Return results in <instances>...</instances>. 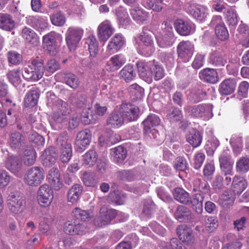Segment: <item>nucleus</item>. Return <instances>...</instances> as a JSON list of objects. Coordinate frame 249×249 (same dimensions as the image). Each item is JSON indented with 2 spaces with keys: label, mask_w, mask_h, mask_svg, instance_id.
<instances>
[{
  "label": "nucleus",
  "mask_w": 249,
  "mask_h": 249,
  "mask_svg": "<svg viewBox=\"0 0 249 249\" xmlns=\"http://www.w3.org/2000/svg\"><path fill=\"white\" fill-rule=\"evenodd\" d=\"M130 13L133 19L138 22L143 23L149 18V13L139 7L132 8Z\"/></svg>",
  "instance_id": "79ce46f5"
},
{
  "label": "nucleus",
  "mask_w": 249,
  "mask_h": 249,
  "mask_svg": "<svg viewBox=\"0 0 249 249\" xmlns=\"http://www.w3.org/2000/svg\"><path fill=\"white\" fill-rule=\"evenodd\" d=\"M91 138V132L89 129L81 131L77 134L75 141V149L78 152H83L89 144Z\"/></svg>",
  "instance_id": "f8f14e48"
},
{
  "label": "nucleus",
  "mask_w": 249,
  "mask_h": 249,
  "mask_svg": "<svg viewBox=\"0 0 249 249\" xmlns=\"http://www.w3.org/2000/svg\"><path fill=\"white\" fill-rule=\"evenodd\" d=\"M25 138L18 132L12 133L10 136V145L14 149H22L26 145L25 144Z\"/></svg>",
  "instance_id": "a878e982"
},
{
  "label": "nucleus",
  "mask_w": 249,
  "mask_h": 249,
  "mask_svg": "<svg viewBox=\"0 0 249 249\" xmlns=\"http://www.w3.org/2000/svg\"><path fill=\"white\" fill-rule=\"evenodd\" d=\"M120 110L124 120L128 122L136 121L140 114L139 108L130 103H122Z\"/></svg>",
  "instance_id": "9d476101"
},
{
  "label": "nucleus",
  "mask_w": 249,
  "mask_h": 249,
  "mask_svg": "<svg viewBox=\"0 0 249 249\" xmlns=\"http://www.w3.org/2000/svg\"><path fill=\"white\" fill-rule=\"evenodd\" d=\"M44 71V60L37 56L28 62V65L24 68L22 75L28 81H36L42 77Z\"/></svg>",
  "instance_id": "f257e3e1"
},
{
  "label": "nucleus",
  "mask_w": 249,
  "mask_h": 249,
  "mask_svg": "<svg viewBox=\"0 0 249 249\" xmlns=\"http://www.w3.org/2000/svg\"><path fill=\"white\" fill-rule=\"evenodd\" d=\"M111 154L115 162L121 163L125 159L127 152L123 146L120 145L112 149Z\"/></svg>",
  "instance_id": "8fccbe9b"
},
{
  "label": "nucleus",
  "mask_w": 249,
  "mask_h": 249,
  "mask_svg": "<svg viewBox=\"0 0 249 249\" xmlns=\"http://www.w3.org/2000/svg\"><path fill=\"white\" fill-rule=\"evenodd\" d=\"M174 26L177 32L181 36L189 35L192 28L190 23L181 19L175 20Z\"/></svg>",
  "instance_id": "e433bc0d"
},
{
  "label": "nucleus",
  "mask_w": 249,
  "mask_h": 249,
  "mask_svg": "<svg viewBox=\"0 0 249 249\" xmlns=\"http://www.w3.org/2000/svg\"><path fill=\"white\" fill-rule=\"evenodd\" d=\"M7 206L12 213H20L25 207V201L18 192H12L8 196Z\"/></svg>",
  "instance_id": "39448f33"
},
{
  "label": "nucleus",
  "mask_w": 249,
  "mask_h": 249,
  "mask_svg": "<svg viewBox=\"0 0 249 249\" xmlns=\"http://www.w3.org/2000/svg\"><path fill=\"white\" fill-rule=\"evenodd\" d=\"M53 197V191L47 184L41 185L37 191V198L40 206L46 207L52 202Z\"/></svg>",
  "instance_id": "1a4fd4ad"
},
{
  "label": "nucleus",
  "mask_w": 249,
  "mask_h": 249,
  "mask_svg": "<svg viewBox=\"0 0 249 249\" xmlns=\"http://www.w3.org/2000/svg\"><path fill=\"white\" fill-rule=\"evenodd\" d=\"M157 42L160 48H166L172 45L174 43V34L172 28H167L162 33L156 36Z\"/></svg>",
  "instance_id": "ddd939ff"
},
{
  "label": "nucleus",
  "mask_w": 249,
  "mask_h": 249,
  "mask_svg": "<svg viewBox=\"0 0 249 249\" xmlns=\"http://www.w3.org/2000/svg\"><path fill=\"white\" fill-rule=\"evenodd\" d=\"M116 15L120 24L124 26H126L131 22L130 18L126 10L123 6H119L115 10Z\"/></svg>",
  "instance_id": "a18cd8bd"
},
{
  "label": "nucleus",
  "mask_w": 249,
  "mask_h": 249,
  "mask_svg": "<svg viewBox=\"0 0 249 249\" xmlns=\"http://www.w3.org/2000/svg\"><path fill=\"white\" fill-rule=\"evenodd\" d=\"M68 101L72 106L77 108H86L89 106L87 96L82 92L71 93L68 98Z\"/></svg>",
  "instance_id": "2eb2a0df"
},
{
  "label": "nucleus",
  "mask_w": 249,
  "mask_h": 249,
  "mask_svg": "<svg viewBox=\"0 0 249 249\" xmlns=\"http://www.w3.org/2000/svg\"><path fill=\"white\" fill-rule=\"evenodd\" d=\"M97 160L98 155L96 151L90 149L83 156V164L88 167H91L95 164Z\"/></svg>",
  "instance_id": "c03bdc74"
},
{
  "label": "nucleus",
  "mask_w": 249,
  "mask_h": 249,
  "mask_svg": "<svg viewBox=\"0 0 249 249\" xmlns=\"http://www.w3.org/2000/svg\"><path fill=\"white\" fill-rule=\"evenodd\" d=\"M209 62L213 66L220 69L226 64L227 60L221 53L213 51L210 54Z\"/></svg>",
  "instance_id": "58836bf2"
},
{
  "label": "nucleus",
  "mask_w": 249,
  "mask_h": 249,
  "mask_svg": "<svg viewBox=\"0 0 249 249\" xmlns=\"http://www.w3.org/2000/svg\"><path fill=\"white\" fill-rule=\"evenodd\" d=\"M60 151V160L64 163H68L72 156V147L66 132L62 133L56 140Z\"/></svg>",
  "instance_id": "f03ea898"
},
{
  "label": "nucleus",
  "mask_w": 249,
  "mask_h": 249,
  "mask_svg": "<svg viewBox=\"0 0 249 249\" xmlns=\"http://www.w3.org/2000/svg\"><path fill=\"white\" fill-rule=\"evenodd\" d=\"M177 52L180 57H191L194 52V45L189 41H182L177 47Z\"/></svg>",
  "instance_id": "b1692460"
},
{
  "label": "nucleus",
  "mask_w": 249,
  "mask_h": 249,
  "mask_svg": "<svg viewBox=\"0 0 249 249\" xmlns=\"http://www.w3.org/2000/svg\"><path fill=\"white\" fill-rule=\"evenodd\" d=\"M201 79L208 83L214 84L218 81L217 72L214 69L206 68L199 73Z\"/></svg>",
  "instance_id": "f704fd0d"
},
{
  "label": "nucleus",
  "mask_w": 249,
  "mask_h": 249,
  "mask_svg": "<svg viewBox=\"0 0 249 249\" xmlns=\"http://www.w3.org/2000/svg\"><path fill=\"white\" fill-rule=\"evenodd\" d=\"M236 170L237 172L246 173L249 170V158L243 157L236 163Z\"/></svg>",
  "instance_id": "0e129e2a"
},
{
  "label": "nucleus",
  "mask_w": 249,
  "mask_h": 249,
  "mask_svg": "<svg viewBox=\"0 0 249 249\" xmlns=\"http://www.w3.org/2000/svg\"><path fill=\"white\" fill-rule=\"evenodd\" d=\"M52 119L55 124L56 129H61L63 124L66 123L68 121L67 117L61 114L60 112L56 111L53 113Z\"/></svg>",
  "instance_id": "338daca9"
},
{
  "label": "nucleus",
  "mask_w": 249,
  "mask_h": 249,
  "mask_svg": "<svg viewBox=\"0 0 249 249\" xmlns=\"http://www.w3.org/2000/svg\"><path fill=\"white\" fill-rule=\"evenodd\" d=\"M109 199L112 202L117 205H123L126 199L125 194L120 191H114L110 193Z\"/></svg>",
  "instance_id": "680f3d73"
},
{
  "label": "nucleus",
  "mask_w": 249,
  "mask_h": 249,
  "mask_svg": "<svg viewBox=\"0 0 249 249\" xmlns=\"http://www.w3.org/2000/svg\"><path fill=\"white\" fill-rule=\"evenodd\" d=\"M206 94L201 88H195L192 90L190 96L194 103H198L206 98Z\"/></svg>",
  "instance_id": "bf43d9fd"
},
{
  "label": "nucleus",
  "mask_w": 249,
  "mask_h": 249,
  "mask_svg": "<svg viewBox=\"0 0 249 249\" xmlns=\"http://www.w3.org/2000/svg\"><path fill=\"white\" fill-rule=\"evenodd\" d=\"M22 150H23V160L24 164L27 166L33 165L36 158V154L35 150L32 147L27 145L22 148Z\"/></svg>",
  "instance_id": "2f4dec72"
},
{
  "label": "nucleus",
  "mask_w": 249,
  "mask_h": 249,
  "mask_svg": "<svg viewBox=\"0 0 249 249\" xmlns=\"http://www.w3.org/2000/svg\"><path fill=\"white\" fill-rule=\"evenodd\" d=\"M50 18L52 24L58 27L63 26L66 21L65 14L60 11L54 12Z\"/></svg>",
  "instance_id": "3c124183"
},
{
  "label": "nucleus",
  "mask_w": 249,
  "mask_h": 249,
  "mask_svg": "<svg viewBox=\"0 0 249 249\" xmlns=\"http://www.w3.org/2000/svg\"><path fill=\"white\" fill-rule=\"evenodd\" d=\"M219 162L221 172L225 176L233 175L234 160L229 150L223 151L219 157Z\"/></svg>",
  "instance_id": "6e6552de"
},
{
  "label": "nucleus",
  "mask_w": 249,
  "mask_h": 249,
  "mask_svg": "<svg viewBox=\"0 0 249 249\" xmlns=\"http://www.w3.org/2000/svg\"><path fill=\"white\" fill-rule=\"evenodd\" d=\"M125 63V60L121 55L117 54L112 57L107 61L106 69L110 71H115L120 69Z\"/></svg>",
  "instance_id": "ea45409f"
},
{
  "label": "nucleus",
  "mask_w": 249,
  "mask_h": 249,
  "mask_svg": "<svg viewBox=\"0 0 249 249\" xmlns=\"http://www.w3.org/2000/svg\"><path fill=\"white\" fill-rule=\"evenodd\" d=\"M177 234L179 239L186 245H190L195 240L192 230L186 225L178 226L176 229Z\"/></svg>",
  "instance_id": "dca6fc26"
},
{
  "label": "nucleus",
  "mask_w": 249,
  "mask_h": 249,
  "mask_svg": "<svg viewBox=\"0 0 249 249\" xmlns=\"http://www.w3.org/2000/svg\"><path fill=\"white\" fill-rule=\"evenodd\" d=\"M236 87V82L232 79L224 80L220 85L219 91L221 94L229 95L232 93Z\"/></svg>",
  "instance_id": "4c0bfd02"
},
{
  "label": "nucleus",
  "mask_w": 249,
  "mask_h": 249,
  "mask_svg": "<svg viewBox=\"0 0 249 249\" xmlns=\"http://www.w3.org/2000/svg\"><path fill=\"white\" fill-rule=\"evenodd\" d=\"M73 216L75 220H81L86 221L91 218L90 213L88 211L83 210L80 208H76L72 211Z\"/></svg>",
  "instance_id": "774afa93"
},
{
  "label": "nucleus",
  "mask_w": 249,
  "mask_h": 249,
  "mask_svg": "<svg viewBox=\"0 0 249 249\" xmlns=\"http://www.w3.org/2000/svg\"><path fill=\"white\" fill-rule=\"evenodd\" d=\"M185 6L187 12L196 20L201 22L206 18L208 12L205 6L191 1L187 2Z\"/></svg>",
  "instance_id": "0eeeda50"
},
{
  "label": "nucleus",
  "mask_w": 249,
  "mask_h": 249,
  "mask_svg": "<svg viewBox=\"0 0 249 249\" xmlns=\"http://www.w3.org/2000/svg\"><path fill=\"white\" fill-rule=\"evenodd\" d=\"M204 198V195L196 193L193 195L192 198L190 196L188 205H191L196 213L201 214L203 212V202Z\"/></svg>",
  "instance_id": "bb28decb"
},
{
  "label": "nucleus",
  "mask_w": 249,
  "mask_h": 249,
  "mask_svg": "<svg viewBox=\"0 0 249 249\" xmlns=\"http://www.w3.org/2000/svg\"><path fill=\"white\" fill-rule=\"evenodd\" d=\"M160 122V119L157 115L150 114L142 122L144 132H148L152 127L159 125Z\"/></svg>",
  "instance_id": "de8ad7c7"
},
{
  "label": "nucleus",
  "mask_w": 249,
  "mask_h": 249,
  "mask_svg": "<svg viewBox=\"0 0 249 249\" xmlns=\"http://www.w3.org/2000/svg\"><path fill=\"white\" fill-rule=\"evenodd\" d=\"M83 34L82 29L76 27L68 28L66 34V41L71 51L74 50L81 39Z\"/></svg>",
  "instance_id": "423d86ee"
},
{
  "label": "nucleus",
  "mask_w": 249,
  "mask_h": 249,
  "mask_svg": "<svg viewBox=\"0 0 249 249\" xmlns=\"http://www.w3.org/2000/svg\"><path fill=\"white\" fill-rule=\"evenodd\" d=\"M124 40L122 35H115L109 41L107 48L110 53L117 52L123 46Z\"/></svg>",
  "instance_id": "72a5a7b5"
},
{
  "label": "nucleus",
  "mask_w": 249,
  "mask_h": 249,
  "mask_svg": "<svg viewBox=\"0 0 249 249\" xmlns=\"http://www.w3.org/2000/svg\"><path fill=\"white\" fill-rule=\"evenodd\" d=\"M185 112L196 118L209 119L213 116L212 107L208 105H187L184 107Z\"/></svg>",
  "instance_id": "20e7f679"
},
{
  "label": "nucleus",
  "mask_w": 249,
  "mask_h": 249,
  "mask_svg": "<svg viewBox=\"0 0 249 249\" xmlns=\"http://www.w3.org/2000/svg\"><path fill=\"white\" fill-rule=\"evenodd\" d=\"M139 39L142 44L154 45V34L148 26L142 28L139 36Z\"/></svg>",
  "instance_id": "37998d69"
},
{
  "label": "nucleus",
  "mask_w": 249,
  "mask_h": 249,
  "mask_svg": "<svg viewBox=\"0 0 249 249\" xmlns=\"http://www.w3.org/2000/svg\"><path fill=\"white\" fill-rule=\"evenodd\" d=\"M63 78L65 83L73 89H77L80 85L79 78L71 72L64 73Z\"/></svg>",
  "instance_id": "603ef678"
},
{
  "label": "nucleus",
  "mask_w": 249,
  "mask_h": 249,
  "mask_svg": "<svg viewBox=\"0 0 249 249\" xmlns=\"http://www.w3.org/2000/svg\"><path fill=\"white\" fill-rule=\"evenodd\" d=\"M40 96V91L37 89L29 90L25 95L24 103L26 107L35 106L38 102Z\"/></svg>",
  "instance_id": "7c9ffc66"
},
{
  "label": "nucleus",
  "mask_w": 249,
  "mask_h": 249,
  "mask_svg": "<svg viewBox=\"0 0 249 249\" xmlns=\"http://www.w3.org/2000/svg\"><path fill=\"white\" fill-rule=\"evenodd\" d=\"M174 216L175 218L180 222H188L194 218V215L189 208L184 205L177 206Z\"/></svg>",
  "instance_id": "a211bd4d"
},
{
  "label": "nucleus",
  "mask_w": 249,
  "mask_h": 249,
  "mask_svg": "<svg viewBox=\"0 0 249 249\" xmlns=\"http://www.w3.org/2000/svg\"><path fill=\"white\" fill-rule=\"evenodd\" d=\"M128 91L133 100L142 99L144 94L143 89L136 84L130 85Z\"/></svg>",
  "instance_id": "6e6d98bb"
},
{
  "label": "nucleus",
  "mask_w": 249,
  "mask_h": 249,
  "mask_svg": "<svg viewBox=\"0 0 249 249\" xmlns=\"http://www.w3.org/2000/svg\"><path fill=\"white\" fill-rule=\"evenodd\" d=\"M150 72L151 76H154V79L156 81L162 78L164 76V72L163 68L154 61H151Z\"/></svg>",
  "instance_id": "5fc2aeb1"
},
{
  "label": "nucleus",
  "mask_w": 249,
  "mask_h": 249,
  "mask_svg": "<svg viewBox=\"0 0 249 249\" xmlns=\"http://www.w3.org/2000/svg\"><path fill=\"white\" fill-rule=\"evenodd\" d=\"M22 37L29 43L36 45L39 43V37L32 29L25 27L22 30Z\"/></svg>",
  "instance_id": "a19ab883"
},
{
  "label": "nucleus",
  "mask_w": 249,
  "mask_h": 249,
  "mask_svg": "<svg viewBox=\"0 0 249 249\" xmlns=\"http://www.w3.org/2000/svg\"><path fill=\"white\" fill-rule=\"evenodd\" d=\"M59 34L52 31L44 36L42 38L43 44L51 55H55L57 53V43L56 39Z\"/></svg>",
  "instance_id": "9b49d317"
},
{
  "label": "nucleus",
  "mask_w": 249,
  "mask_h": 249,
  "mask_svg": "<svg viewBox=\"0 0 249 249\" xmlns=\"http://www.w3.org/2000/svg\"><path fill=\"white\" fill-rule=\"evenodd\" d=\"M119 76L126 82L131 81L136 76L133 67L131 65L125 66L120 71Z\"/></svg>",
  "instance_id": "09e8293b"
},
{
  "label": "nucleus",
  "mask_w": 249,
  "mask_h": 249,
  "mask_svg": "<svg viewBox=\"0 0 249 249\" xmlns=\"http://www.w3.org/2000/svg\"><path fill=\"white\" fill-rule=\"evenodd\" d=\"M247 186V182L243 177L237 175L233 177L231 189L235 195L240 194Z\"/></svg>",
  "instance_id": "c85d7f7f"
},
{
  "label": "nucleus",
  "mask_w": 249,
  "mask_h": 249,
  "mask_svg": "<svg viewBox=\"0 0 249 249\" xmlns=\"http://www.w3.org/2000/svg\"><path fill=\"white\" fill-rule=\"evenodd\" d=\"M22 167V161L19 157L12 155L7 158L5 162V167L14 175L18 176Z\"/></svg>",
  "instance_id": "6ab92c4d"
},
{
  "label": "nucleus",
  "mask_w": 249,
  "mask_h": 249,
  "mask_svg": "<svg viewBox=\"0 0 249 249\" xmlns=\"http://www.w3.org/2000/svg\"><path fill=\"white\" fill-rule=\"evenodd\" d=\"M82 180L84 184L88 187H95L97 180L93 173L85 172L83 174Z\"/></svg>",
  "instance_id": "e2e57ef3"
},
{
  "label": "nucleus",
  "mask_w": 249,
  "mask_h": 249,
  "mask_svg": "<svg viewBox=\"0 0 249 249\" xmlns=\"http://www.w3.org/2000/svg\"><path fill=\"white\" fill-rule=\"evenodd\" d=\"M86 44L88 46L90 56L94 57L98 50V43L95 37L92 35L89 36L86 39Z\"/></svg>",
  "instance_id": "13d9d810"
},
{
  "label": "nucleus",
  "mask_w": 249,
  "mask_h": 249,
  "mask_svg": "<svg viewBox=\"0 0 249 249\" xmlns=\"http://www.w3.org/2000/svg\"><path fill=\"white\" fill-rule=\"evenodd\" d=\"M20 74V69L17 68L9 71L6 74V76L9 82L14 86H17L21 82Z\"/></svg>",
  "instance_id": "4d7b16f0"
},
{
  "label": "nucleus",
  "mask_w": 249,
  "mask_h": 249,
  "mask_svg": "<svg viewBox=\"0 0 249 249\" xmlns=\"http://www.w3.org/2000/svg\"><path fill=\"white\" fill-rule=\"evenodd\" d=\"M151 65V61H139L136 63L138 72L140 77L148 83H150L152 81L151 72H150Z\"/></svg>",
  "instance_id": "f3484780"
},
{
  "label": "nucleus",
  "mask_w": 249,
  "mask_h": 249,
  "mask_svg": "<svg viewBox=\"0 0 249 249\" xmlns=\"http://www.w3.org/2000/svg\"><path fill=\"white\" fill-rule=\"evenodd\" d=\"M114 31L111 22L105 20L101 23L97 29L98 37L100 41H106L113 34Z\"/></svg>",
  "instance_id": "4468645a"
},
{
  "label": "nucleus",
  "mask_w": 249,
  "mask_h": 249,
  "mask_svg": "<svg viewBox=\"0 0 249 249\" xmlns=\"http://www.w3.org/2000/svg\"><path fill=\"white\" fill-rule=\"evenodd\" d=\"M57 157V153L53 146H50L46 148L41 155L43 164L46 166L53 164L56 162Z\"/></svg>",
  "instance_id": "412c9836"
},
{
  "label": "nucleus",
  "mask_w": 249,
  "mask_h": 249,
  "mask_svg": "<svg viewBox=\"0 0 249 249\" xmlns=\"http://www.w3.org/2000/svg\"><path fill=\"white\" fill-rule=\"evenodd\" d=\"M117 215V212L113 209H109L104 211L102 209L100 211V216L95 219V224L100 227L106 225L114 219Z\"/></svg>",
  "instance_id": "aec40b11"
},
{
  "label": "nucleus",
  "mask_w": 249,
  "mask_h": 249,
  "mask_svg": "<svg viewBox=\"0 0 249 249\" xmlns=\"http://www.w3.org/2000/svg\"><path fill=\"white\" fill-rule=\"evenodd\" d=\"M124 120L123 114L118 111H113L110 113L107 120V125L112 128H118L122 125Z\"/></svg>",
  "instance_id": "c756f323"
},
{
  "label": "nucleus",
  "mask_w": 249,
  "mask_h": 249,
  "mask_svg": "<svg viewBox=\"0 0 249 249\" xmlns=\"http://www.w3.org/2000/svg\"><path fill=\"white\" fill-rule=\"evenodd\" d=\"M185 138L187 142L193 147L196 148L201 143L202 141V133L196 128L190 129L186 133Z\"/></svg>",
  "instance_id": "4be33fe9"
},
{
  "label": "nucleus",
  "mask_w": 249,
  "mask_h": 249,
  "mask_svg": "<svg viewBox=\"0 0 249 249\" xmlns=\"http://www.w3.org/2000/svg\"><path fill=\"white\" fill-rule=\"evenodd\" d=\"M172 195L174 199L180 203L188 205L190 195L182 188L176 187L172 191Z\"/></svg>",
  "instance_id": "393cba45"
},
{
  "label": "nucleus",
  "mask_w": 249,
  "mask_h": 249,
  "mask_svg": "<svg viewBox=\"0 0 249 249\" xmlns=\"http://www.w3.org/2000/svg\"><path fill=\"white\" fill-rule=\"evenodd\" d=\"M118 179L124 181H132L136 178L135 172L129 170H122L116 173Z\"/></svg>",
  "instance_id": "864d4df0"
},
{
  "label": "nucleus",
  "mask_w": 249,
  "mask_h": 249,
  "mask_svg": "<svg viewBox=\"0 0 249 249\" xmlns=\"http://www.w3.org/2000/svg\"><path fill=\"white\" fill-rule=\"evenodd\" d=\"M82 191L83 187L82 185L76 184L72 186L67 194L68 202L72 204L76 203L79 200Z\"/></svg>",
  "instance_id": "c9c22d12"
},
{
  "label": "nucleus",
  "mask_w": 249,
  "mask_h": 249,
  "mask_svg": "<svg viewBox=\"0 0 249 249\" xmlns=\"http://www.w3.org/2000/svg\"><path fill=\"white\" fill-rule=\"evenodd\" d=\"M173 167L177 171L184 172L188 170V164L185 158L177 157L173 161Z\"/></svg>",
  "instance_id": "052dcab7"
},
{
  "label": "nucleus",
  "mask_w": 249,
  "mask_h": 249,
  "mask_svg": "<svg viewBox=\"0 0 249 249\" xmlns=\"http://www.w3.org/2000/svg\"><path fill=\"white\" fill-rule=\"evenodd\" d=\"M16 23L13 17L6 13H0V28L11 31L15 27Z\"/></svg>",
  "instance_id": "cd10ccee"
},
{
  "label": "nucleus",
  "mask_w": 249,
  "mask_h": 249,
  "mask_svg": "<svg viewBox=\"0 0 249 249\" xmlns=\"http://www.w3.org/2000/svg\"><path fill=\"white\" fill-rule=\"evenodd\" d=\"M167 117L171 121H178L182 117L181 110L175 107H172L167 112Z\"/></svg>",
  "instance_id": "69168bd1"
},
{
  "label": "nucleus",
  "mask_w": 249,
  "mask_h": 249,
  "mask_svg": "<svg viewBox=\"0 0 249 249\" xmlns=\"http://www.w3.org/2000/svg\"><path fill=\"white\" fill-rule=\"evenodd\" d=\"M44 170L39 166L30 168L24 174V182L30 186H37L40 184L44 179Z\"/></svg>",
  "instance_id": "7ed1b4c3"
},
{
  "label": "nucleus",
  "mask_w": 249,
  "mask_h": 249,
  "mask_svg": "<svg viewBox=\"0 0 249 249\" xmlns=\"http://www.w3.org/2000/svg\"><path fill=\"white\" fill-rule=\"evenodd\" d=\"M193 191L198 192V193L205 196L209 193L210 186L206 181H202L200 179H196L194 181Z\"/></svg>",
  "instance_id": "49530a36"
},
{
  "label": "nucleus",
  "mask_w": 249,
  "mask_h": 249,
  "mask_svg": "<svg viewBox=\"0 0 249 249\" xmlns=\"http://www.w3.org/2000/svg\"><path fill=\"white\" fill-rule=\"evenodd\" d=\"M60 173L56 168H52L48 174V179L50 183L55 190H59L62 187V183L60 181Z\"/></svg>",
  "instance_id": "473e14b6"
},
{
  "label": "nucleus",
  "mask_w": 249,
  "mask_h": 249,
  "mask_svg": "<svg viewBox=\"0 0 249 249\" xmlns=\"http://www.w3.org/2000/svg\"><path fill=\"white\" fill-rule=\"evenodd\" d=\"M28 24L38 32H42L48 26L47 19L38 16L30 17L28 19Z\"/></svg>",
  "instance_id": "5701e85b"
}]
</instances>
